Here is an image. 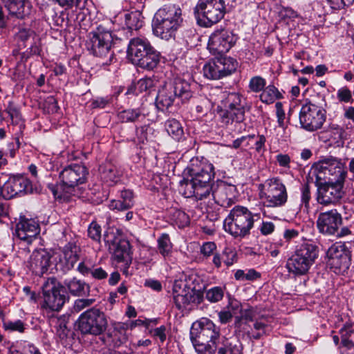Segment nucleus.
I'll return each instance as SVG.
<instances>
[{
    "label": "nucleus",
    "instance_id": "f257e3e1",
    "mask_svg": "<svg viewBox=\"0 0 354 354\" xmlns=\"http://www.w3.org/2000/svg\"><path fill=\"white\" fill-rule=\"evenodd\" d=\"M183 22L182 10L175 4L165 5L158 10L152 21L154 35L169 40L174 37Z\"/></svg>",
    "mask_w": 354,
    "mask_h": 354
},
{
    "label": "nucleus",
    "instance_id": "f03ea898",
    "mask_svg": "<svg viewBox=\"0 0 354 354\" xmlns=\"http://www.w3.org/2000/svg\"><path fill=\"white\" fill-rule=\"evenodd\" d=\"M259 214H254L247 207H234L223 222L225 231L237 239H242L250 234L255 221L259 219Z\"/></svg>",
    "mask_w": 354,
    "mask_h": 354
},
{
    "label": "nucleus",
    "instance_id": "7ed1b4c3",
    "mask_svg": "<svg viewBox=\"0 0 354 354\" xmlns=\"http://www.w3.org/2000/svg\"><path fill=\"white\" fill-rule=\"evenodd\" d=\"M196 276H190L185 279H176L172 288L173 302L178 310H183L191 304L198 305L204 299V293L201 288L194 283L198 281Z\"/></svg>",
    "mask_w": 354,
    "mask_h": 354
},
{
    "label": "nucleus",
    "instance_id": "20e7f679",
    "mask_svg": "<svg viewBox=\"0 0 354 354\" xmlns=\"http://www.w3.org/2000/svg\"><path fill=\"white\" fill-rule=\"evenodd\" d=\"M212 91L219 92L223 107L218 106L217 113L221 123L225 125L241 124L245 120V107L242 104V96L236 92H223L221 88H215Z\"/></svg>",
    "mask_w": 354,
    "mask_h": 354
},
{
    "label": "nucleus",
    "instance_id": "39448f33",
    "mask_svg": "<svg viewBox=\"0 0 354 354\" xmlns=\"http://www.w3.org/2000/svg\"><path fill=\"white\" fill-rule=\"evenodd\" d=\"M193 95L192 85L181 78H176L172 82L166 84L158 92L155 102L156 108L161 111L171 106L176 98L183 102L188 101Z\"/></svg>",
    "mask_w": 354,
    "mask_h": 354
},
{
    "label": "nucleus",
    "instance_id": "423d86ee",
    "mask_svg": "<svg viewBox=\"0 0 354 354\" xmlns=\"http://www.w3.org/2000/svg\"><path fill=\"white\" fill-rule=\"evenodd\" d=\"M319 255L318 247L313 243H304L297 248L288 259L286 268L288 272L295 276H303L308 273Z\"/></svg>",
    "mask_w": 354,
    "mask_h": 354
},
{
    "label": "nucleus",
    "instance_id": "0eeeda50",
    "mask_svg": "<svg viewBox=\"0 0 354 354\" xmlns=\"http://www.w3.org/2000/svg\"><path fill=\"white\" fill-rule=\"evenodd\" d=\"M194 13L198 26L210 28L218 23L226 13L224 0H198Z\"/></svg>",
    "mask_w": 354,
    "mask_h": 354
},
{
    "label": "nucleus",
    "instance_id": "6e6552de",
    "mask_svg": "<svg viewBox=\"0 0 354 354\" xmlns=\"http://www.w3.org/2000/svg\"><path fill=\"white\" fill-rule=\"evenodd\" d=\"M77 326L80 333L84 335L98 336L106 331L108 320L104 312L93 307L80 315Z\"/></svg>",
    "mask_w": 354,
    "mask_h": 354
},
{
    "label": "nucleus",
    "instance_id": "1a4fd4ad",
    "mask_svg": "<svg viewBox=\"0 0 354 354\" xmlns=\"http://www.w3.org/2000/svg\"><path fill=\"white\" fill-rule=\"evenodd\" d=\"M301 128L308 132L321 129L326 120V111L322 104L306 100L299 114Z\"/></svg>",
    "mask_w": 354,
    "mask_h": 354
},
{
    "label": "nucleus",
    "instance_id": "9d476101",
    "mask_svg": "<svg viewBox=\"0 0 354 354\" xmlns=\"http://www.w3.org/2000/svg\"><path fill=\"white\" fill-rule=\"evenodd\" d=\"M112 32L102 26L91 32L86 46L88 50L95 57L107 58L111 62L113 55L111 50L113 44Z\"/></svg>",
    "mask_w": 354,
    "mask_h": 354
},
{
    "label": "nucleus",
    "instance_id": "9b49d317",
    "mask_svg": "<svg viewBox=\"0 0 354 354\" xmlns=\"http://www.w3.org/2000/svg\"><path fill=\"white\" fill-rule=\"evenodd\" d=\"M43 304L41 308L46 311H59L66 302L63 286L55 277L48 278L42 285Z\"/></svg>",
    "mask_w": 354,
    "mask_h": 354
},
{
    "label": "nucleus",
    "instance_id": "f8f14e48",
    "mask_svg": "<svg viewBox=\"0 0 354 354\" xmlns=\"http://www.w3.org/2000/svg\"><path fill=\"white\" fill-rule=\"evenodd\" d=\"M344 178H316L317 201L328 205L338 201L344 195Z\"/></svg>",
    "mask_w": 354,
    "mask_h": 354
},
{
    "label": "nucleus",
    "instance_id": "ddd939ff",
    "mask_svg": "<svg viewBox=\"0 0 354 354\" xmlns=\"http://www.w3.org/2000/svg\"><path fill=\"white\" fill-rule=\"evenodd\" d=\"M259 189L261 198L268 207H279L287 201L286 189L278 178H268L259 185Z\"/></svg>",
    "mask_w": 354,
    "mask_h": 354
},
{
    "label": "nucleus",
    "instance_id": "4468645a",
    "mask_svg": "<svg viewBox=\"0 0 354 354\" xmlns=\"http://www.w3.org/2000/svg\"><path fill=\"white\" fill-rule=\"evenodd\" d=\"M346 163L341 158L328 156L313 164L308 177H320L321 175L346 177Z\"/></svg>",
    "mask_w": 354,
    "mask_h": 354
},
{
    "label": "nucleus",
    "instance_id": "2eb2a0df",
    "mask_svg": "<svg viewBox=\"0 0 354 354\" xmlns=\"http://www.w3.org/2000/svg\"><path fill=\"white\" fill-rule=\"evenodd\" d=\"M237 66L236 60L230 57L213 59L203 66V75L209 80H220L235 72Z\"/></svg>",
    "mask_w": 354,
    "mask_h": 354
},
{
    "label": "nucleus",
    "instance_id": "dca6fc26",
    "mask_svg": "<svg viewBox=\"0 0 354 354\" xmlns=\"http://www.w3.org/2000/svg\"><path fill=\"white\" fill-rule=\"evenodd\" d=\"M40 191L41 186L36 183L33 184L30 178H8L3 185L0 187V196L10 199L16 196L39 193Z\"/></svg>",
    "mask_w": 354,
    "mask_h": 354
},
{
    "label": "nucleus",
    "instance_id": "f3484780",
    "mask_svg": "<svg viewBox=\"0 0 354 354\" xmlns=\"http://www.w3.org/2000/svg\"><path fill=\"white\" fill-rule=\"evenodd\" d=\"M236 35L225 28H216L209 36L207 47L214 54L227 53L236 44Z\"/></svg>",
    "mask_w": 354,
    "mask_h": 354
},
{
    "label": "nucleus",
    "instance_id": "a211bd4d",
    "mask_svg": "<svg viewBox=\"0 0 354 354\" xmlns=\"http://www.w3.org/2000/svg\"><path fill=\"white\" fill-rule=\"evenodd\" d=\"M221 330L211 319L202 317L194 322L190 329V338L216 344L220 338Z\"/></svg>",
    "mask_w": 354,
    "mask_h": 354
},
{
    "label": "nucleus",
    "instance_id": "6ab92c4d",
    "mask_svg": "<svg viewBox=\"0 0 354 354\" xmlns=\"http://www.w3.org/2000/svg\"><path fill=\"white\" fill-rule=\"evenodd\" d=\"M80 248L75 243H68L62 250L52 254L53 265L56 270L68 271L79 259Z\"/></svg>",
    "mask_w": 354,
    "mask_h": 354
},
{
    "label": "nucleus",
    "instance_id": "aec40b11",
    "mask_svg": "<svg viewBox=\"0 0 354 354\" xmlns=\"http://www.w3.org/2000/svg\"><path fill=\"white\" fill-rule=\"evenodd\" d=\"M105 242L109 250L118 262L128 263L130 260V243L129 241L115 236L114 233L105 235Z\"/></svg>",
    "mask_w": 354,
    "mask_h": 354
},
{
    "label": "nucleus",
    "instance_id": "412c9836",
    "mask_svg": "<svg viewBox=\"0 0 354 354\" xmlns=\"http://www.w3.org/2000/svg\"><path fill=\"white\" fill-rule=\"evenodd\" d=\"M39 232L40 227L37 221L21 216L16 224L13 236L27 244H30Z\"/></svg>",
    "mask_w": 354,
    "mask_h": 354
},
{
    "label": "nucleus",
    "instance_id": "4be33fe9",
    "mask_svg": "<svg viewBox=\"0 0 354 354\" xmlns=\"http://www.w3.org/2000/svg\"><path fill=\"white\" fill-rule=\"evenodd\" d=\"M342 218L337 209L321 212L317 220V227L319 232L334 235L342 225Z\"/></svg>",
    "mask_w": 354,
    "mask_h": 354
},
{
    "label": "nucleus",
    "instance_id": "5701e85b",
    "mask_svg": "<svg viewBox=\"0 0 354 354\" xmlns=\"http://www.w3.org/2000/svg\"><path fill=\"white\" fill-rule=\"evenodd\" d=\"M328 263L338 269L347 268L350 264V252L342 242L333 244L327 250Z\"/></svg>",
    "mask_w": 354,
    "mask_h": 354
},
{
    "label": "nucleus",
    "instance_id": "b1692460",
    "mask_svg": "<svg viewBox=\"0 0 354 354\" xmlns=\"http://www.w3.org/2000/svg\"><path fill=\"white\" fill-rule=\"evenodd\" d=\"M28 265L32 272L41 276L53 266L52 254L44 249L35 250L30 257Z\"/></svg>",
    "mask_w": 354,
    "mask_h": 354
},
{
    "label": "nucleus",
    "instance_id": "393cba45",
    "mask_svg": "<svg viewBox=\"0 0 354 354\" xmlns=\"http://www.w3.org/2000/svg\"><path fill=\"white\" fill-rule=\"evenodd\" d=\"M214 177V167L206 160H192L184 169L183 177Z\"/></svg>",
    "mask_w": 354,
    "mask_h": 354
},
{
    "label": "nucleus",
    "instance_id": "a878e982",
    "mask_svg": "<svg viewBox=\"0 0 354 354\" xmlns=\"http://www.w3.org/2000/svg\"><path fill=\"white\" fill-rule=\"evenodd\" d=\"M151 46L149 40L145 37L133 38L129 42L127 50V57L135 65L139 58Z\"/></svg>",
    "mask_w": 354,
    "mask_h": 354
},
{
    "label": "nucleus",
    "instance_id": "bb28decb",
    "mask_svg": "<svg viewBox=\"0 0 354 354\" xmlns=\"http://www.w3.org/2000/svg\"><path fill=\"white\" fill-rule=\"evenodd\" d=\"M9 14L18 19H25L31 12L32 6L25 0H1Z\"/></svg>",
    "mask_w": 354,
    "mask_h": 354
},
{
    "label": "nucleus",
    "instance_id": "cd10ccee",
    "mask_svg": "<svg viewBox=\"0 0 354 354\" xmlns=\"http://www.w3.org/2000/svg\"><path fill=\"white\" fill-rule=\"evenodd\" d=\"M49 324L52 332L55 334L61 344H64L71 333V330L68 327V317L66 315L52 317L49 319Z\"/></svg>",
    "mask_w": 354,
    "mask_h": 354
},
{
    "label": "nucleus",
    "instance_id": "c85d7f7f",
    "mask_svg": "<svg viewBox=\"0 0 354 354\" xmlns=\"http://www.w3.org/2000/svg\"><path fill=\"white\" fill-rule=\"evenodd\" d=\"M84 179L85 178H78L75 181L71 182L70 183L62 180L60 183L55 185H49L48 187L55 198L66 200L69 196L75 194L76 186L78 183H84Z\"/></svg>",
    "mask_w": 354,
    "mask_h": 354
},
{
    "label": "nucleus",
    "instance_id": "c756f323",
    "mask_svg": "<svg viewBox=\"0 0 354 354\" xmlns=\"http://www.w3.org/2000/svg\"><path fill=\"white\" fill-rule=\"evenodd\" d=\"M148 114L145 107L130 108L122 110L118 113V120L123 123H137L143 122Z\"/></svg>",
    "mask_w": 354,
    "mask_h": 354
},
{
    "label": "nucleus",
    "instance_id": "7c9ffc66",
    "mask_svg": "<svg viewBox=\"0 0 354 354\" xmlns=\"http://www.w3.org/2000/svg\"><path fill=\"white\" fill-rule=\"evenodd\" d=\"M252 323V326L249 325L250 329L248 331L250 339L257 340L268 335L269 319L267 317H258Z\"/></svg>",
    "mask_w": 354,
    "mask_h": 354
},
{
    "label": "nucleus",
    "instance_id": "2f4dec72",
    "mask_svg": "<svg viewBox=\"0 0 354 354\" xmlns=\"http://www.w3.org/2000/svg\"><path fill=\"white\" fill-rule=\"evenodd\" d=\"M214 179V178H207V180H201L198 178V180H197L196 187L197 200H202L207 198L210 193L214 194L218 187L223 183V182L219 179L215 183Z\"/></svg>",
    "mask_w": 354,
    "mask_h": 354
},
{
    "label": "nucleus",
    "instance_id": "473e14b6",
    "mask_svg": "<svg viewBox=\"0 0 354 354\" xmlns=\"http://www.w3.org/2000/svg\"><path fill=\"white\" fill-rule=\"evenodd\" d=\"M64 284L68 289V292L75 297L86 296L90 292V286L84 281L76 277L65 279Z\"/></svg>",
    "mask_w": 354,
    "mask_h": 354
},
{
    "label": "nucleus",
    "instance_id": "72a5a7b5",
    "mask_svg": "<svg viewBox=\"0 0 354 354\" xmlns=\"http://www.w3.org/2000/svg\"><path fill=\"white\" fill-rule=\"evenodd\" d=\"M160 60V53L151 46L146 53L139 58L135 65L151 71L157 67Z\"/></svg>",
    "mask_w": 354,
    "mask_h": 354
},
{
    "label": "nucleus",
    "instance_id": "f704fd0d",
    "mask_svg": "<svg viewBox=\"0 0 354 354\" xmlns=\"http://www.w3.org/2000/svg\"><path fill=\"white\" fill-rule=\"evenodd\" d=\"M155 86L154 80L150 77H145L136 82L132 83L128 88L126 93L128 94L139 95L140 93L150 91Z\"/></svg>",
    "mask_w": 354,
    "mask_h": 354
},
{
    "label": "nucleus",
    "instance_id": "c9c22d12",
    "mask_svg": "<svg viewBox=\"0 0 354 354\" xmlns=\"http://www.w3.org/2000/svg\"><path fill=\"white\" fill-rule=\"evenodd\" d=\"M259 97L263 103L270 104L277 100L282 99L283 95L273 84H270L264 88Z\"/></svg>",
    "mask_w": 354,
    "mask_h": 354
},
{
    "label": "nucleus",
    "instance_id": "e433bc0d",
    "mask_svg": "<svg viewBox=\"0 0 354 354\" xmlns=\"http://www.w3.org/2000/svg\"><path fill=\"white\" fill-rule=\"evenodd\" d=\"M167 133L175 140L179 141L184 136L183 128L180 122L176 119H169L165 123Z\"/></svg>",
    "mask_w": 354,
    "mask_h": 354
},
{
    "label": "nucleus",
    "instance_id": "4c0bfd02",
    "mask_svg": "<svg viewBox=\"0 0 354 354\" xmlns=\"http://www.w3.org/2000/svg\"><path fill=\"white\" fill-rule=\"evenodd\" d=\"M192 343L198 354H215L218 345L206 342V341L190 338Z\"/></svg>",
    "mask_w": 354,
    "mask_h": 354
},
{
    "label": "nucleus",
    "instance_id": "58836bf2",
    "mask_svg": "<svg viewBox=\"0 0 354 354\" xmlns=\"http://www.w3.org/2000/svg\"><path fill=\"white\" fill-rule=\"evenodd\" d=\"M242 345L238 341L230 342L225 339L217 347V354H242Z\"/></svg>",
    "mask_w": 354,
    "mask_h": 354
},
{
    "label": "nucleus",
    "instance_id": "ea45409f",
    "mask_svg": "<svg viewBox=\"0 0 354 354\" xmlns=\"http://www.w3.org/2000/svg\"><path fill=\"white\" fill-rule=\"evenodd\" d=\"M142 17L139 12H131L125 14L124 23L127 28L129 30H138L142 26Z\"/></svg>",
    "mask_w": 354,
    "mask_h": 354
},
{
    "label": "nucleus",
    "instance_id": "a19ab883",
    "mask_svg": "<svg viewBox=\"0 0 354 354\" xmlns=\"http://www.w3.org/2000/svg\"><path fill=\"white\" fill-rule=\"evenodd\" d=\"M198 178H183L180 181V187L186 198L194 196L196 198V182Z\"/></svg>",
    "mask_w": 354,
    "mask_h": 354
},
{
    "label": "nucleus",
    "instance_id": "79ce46f5",
    "mask_svg": "<svg viewBox=\"0 0 354 354\" xmlns=\"http://www.w3.org/2000/svg\"><path fill=\"white\" fill-rule=\"evenodd\" d=\"M158 249L160 254L164 257H169L172 252V243L167 234H162L158 238Z\"/></svg>",
    "mask_w": 354,
    "mask_h": 354
},
{
    "label": "nucleus",
    "instance_id": "37998d69",
    "mask_svg": "<svg viewBox=\"0 0 354 354\" xmlns=\"http://www.w3.org/2000/svg\"><path fill=\"white\" fill-rule=\"evenodd\" d=\"M171 220L173 223L179 228L188 226L190 223L189 216L183 211L175 209L171 214Z\"/></svg>",
    "mask_w": 354,
    "mask_h": 354
},
{
    "label": "nucleus",
    "instance_id": "c03bdc74",
    "mask_svg": "<svg viewBox=\"0 0 354 354\" xmlns=\"http://www.w3.org/2000/svg\"><path fill=\"white\" fill-rule=\"evenodd\" d=\"M224 293V288L221 286H214L205 291V297L210 303H218L223 299Z\"/></svg>",
    "mask_w": 354,
    "mask_h": 354
},
{
    "label": "nucleus",
    "instance_id": "a18cd8bd",
    "mask_svg": "<svg viewBox=\"0 0 354 354\" xmlns=\"http://www.w3.org/2000/svg\"><path fill=\"white\" fill-rule=\"evenodd\" d=\"M16 37L18 41L21 42V44H19V46L26 47L28 43L29 44L34 39H36L37 35L35 31L31 29L23 28L19 30Z\"/></svg>",
    "mask_w": 354,
    "mask_h": 354
},
{
    "label": "nucleus",
    "instance_id": "49530a36",
    "mask_svg": "<svg viewBox=\"0 0 354 354\" xmlns=\"http://www.w3.org/2000/svg\"><path fill=\"white\" fill-rule=\"evenodd\" d=\"M64 174L70 176L71 177H86V176L88 174V170L86 167L84 165L74 164L68 166L62 171L61 175Z\"/></svg>",
    "mask_w": 354,
    "mask_h": 354
},
{
    "label": "nucleus",
    "instance_id": "de8ad7c7",
    "mask_svg": "<svg viewBox=\"0 0 354 354\" xmlns=\"http://www.w3.org/2000/svg\"><path fill=\"white\" fill-rule=\"evenodd\" d=\"M261 277V274L254 269H249L246 272L243 270H238L234 274L236 280L245 281H254Z\"/></svg>",
    "mask_w": 354,
    "mask_h": 354
},
{
    "label": "nucleus",
    "instance_id": "09e8293b",
    "mask_svg": "<svg viewBox=\"0 0 354 354\" xmlns=\"http://www.w3.org/2000/svg\"><path fill=\"white\" fill-rule=\"evenodd\" d=\"M3 328L6 331L18 332L22 333L25 331L26 324L20 319L17 320H3Z\"/></svg>",
    "mask_w": 354,
    "mask_h": 354
},
{
    "label": "nucleus",
    "instance_id": "8fccbe9b",
    "mask_svg": "<svg viewBox=\"0 0 354 354\" xmlns=\"http://www.w3.org/2000/svg\"><path fill=\"white\" fill-rule=\"evenodd\" d=\"M129 328L130 326L127 322H118L113 324V335L118 337L120 343L127 340V330Z\"/></svg>",
    "mask_w": 354,
    "mask_h": 354
},
{
    "label": "nucleus",
    "instance_id": "3c124183",
    "mask_svg": "<svg viewBox=\"0 0 354 354\" xmlns=\"http://www.w3.org/2000/svg\"><path fill=\"white\" fill-rule=\"evenodd\" d=\"M266 86V80L261 76H254L249 82L248 88L250 91L254 93L262 92Z\"/></svg>",
    "mask_w": 354,
    "mask_h": 354
},
{
    "label": "nucleus",
    "instance_id": "603ef678",
    "mask_svg": "<svg viewBox=\"0 0 354 354\" xmlns=\"http://www.w3.org/2000/svg\"><path fill=\"white\" fill-rule=\"evenodd\" d=\"M337 98L341 103H353L354 101L351 91L346 86L341 87L337 90Z\"/></svg>",
    "mask_w": 354,
    "mask_h": 354
},
{
    "label": "nucleus",
    "instance_id": "864d4df0",
    "mask_svg": "<svg viewBox=\"0 0 354 354\" xmlns=\"http://www.w3.org/2000/svg\"><path fill=\"white\" fill-rule=\"evenodd\" d=\"M240 314V316L236 317V321H244L245 324L253 322L258 317L256 311L252 308L242 310Z\"/></svg>",
    "mask_w": 354,
    "mask_h": 354
},
{
    "label": "nucleus",
    "instance_id": "5fc2aeb1",
    "mask_svg": "<svg viewBox=\"0 0 354 354\" xmlns=\"http://www.w3.org/2000/svg\"><path fill=\"white\" fill-rule=\"evenodd\" d=\"M6 113L12 120L13 124H18L21 120V113L17 107L12 104H9L6 109Z\"/></svg>",
    "mask_w": 354,
    "mask_h": 354
},
{
    "label": "nucleus",
    "instance_id": "6e6d98bb",
    "mask_svg": "<svg viewBox=\"0 0 354 354\" xmlns=\"http://www.w3.org/2000/svg\"><path fill=\"white\" fill-rule=\"evenodd\" d=\"M29 44H30V46L24 53V54L27 55V57L32 55H39L41 48L39 37L37 36L36 39H34Z\"/></svg>",
    "mask_w": 354,
    "mask_h": 354
},
{
    "label": "nucleus",
    "instance_id": "4d7b16f0",
    "mask_svg": "<svg viewBox=\"0 0 354 354\" xmlns=\"http://www.w3.org/2000/svg\"><path fill=\"white\" fill-rule=\"evenodd\" d=\"M88 236L95 241L101 239V227L96 222H92L88 227Z\"/></svg>",
    "mask_w": 354,
    "mask_h": 354
},
{
    "label": "nucleus",
    "instance_id": "13d9d810",
    "mask_svg": "<svg viewBox=\"0 0 354 354\" xmlns=\"http://www.w3.org/2000/svg\"><path fill=\"white\" fill-rule=\"evenodd\" d=\"M223 262L228 267L232 266L236 260V252L230 249L225 248L222 252Z\"/></svg>",
    "mask_w": 354,
    "mask_h": 354
},
{
    "label": "nucleus",
    "instance_id": "bf43d9fd",
    "mask_svg": "<svg viewBox=\"0 0 354 354\" xmlns=\"http://www.w3.org/2000/svg\"><path fill=\"white\" fill-rule=\"evenodd\" d=\"M111 210L125 211L133 207L131 205L124 202L122 198L119 200H112L109 205Z\"/></svg>",
    "mask_w": 354,
    "mask_h": 354
},
{
    "label": "nucleus",
    "instance_id": "052dcab7",
    "mask_svg": "<svg viewBox=\"0 0 354 354\" xmlns=\"http://www.w3.org/2000/svg\"><path fill=\"white\" fill-rule=\"evenodd\" d=\"M94 302V299H76L73 305V310L76 313H79L84 308L91 306Z\"/></svg>",
    "mask_w": 354,
    "mask_h": 354
},
{
    "label": "nucleus",
    "instance_id": "680f3d73",
    "mask_svg": "<svg viewBox=\"0 0 354 354\" xmlns=\"http://www.w3.org/2000/svg\"><path fill=\"white\" fill-rule=\"evenodd\" d=\"M333 10H339L353 4L354 0H326Z\"/></svg>",
    "mask_w": 354,
    "mask_h": 354
},
{
    "label": "nucleus",
    "instance_id": "e2e57ef3",
    "mask_svg": "<svg viewBox=\"0 0 354 354\" xmlns=\"http://www.w3.org/2000/svg\"><path fill=\"white\" fill-rule=\"evenodd\" d=\"M226 309L227 310H230V312L232 313V315L234 316L241 312L242 306L240 301L234 298L230 297L228 304L226 306Z\"/></svg>",
    "mask_w": 354,
    "mask_h": 354
},
{
    "label": "nucleus",
    "instance_id": "0e129e2a",
    "mask_svg": "<svg viewBox=\"0 0 354 354\" xmlns=\"http://www.w3.org/2000/svg\"><path fill=\"white\" fill-rule=\"evenodd\" d=\"M216 250V245L214 242H205L201 247V252L205 257L214 254Z\"/></svg>",
    "mask_w": 354,
    "mask_h": 354
},
{
    "label": "nucleus",
    "instance_id": "69168bd1",
    "mask_svg": "<svg viewBox=\"0 0 354 354\" xmlns=\"http://www.w3.org/2000/svg\"><path fill=\"white\" fill-rule=\"evenodd\" d=\"M276 108V115L277 118V122L279 127L283 128L285 126L284 120L286 117L285 111L283 109V104L281 102H278L275 104Z\"/></svg>",
    "mask_w": 354,
    "mask_h": 354
},
{
    "label": "nucleus",
    "instance_id": "338daca9",
    "mask_svg": "<svg viewBox=\"0 0 354 354\" xmlns=\"http://www.w3.org/2000/svg\"><path fill=\"white\" fill-rule=\"evenodd\" d=\"M301 203L305 205L307 208L309 206V201L310 200V187L308 183L304 184L301 189Z\"/></svg>",
    "mask_w": 354,
    "mask_h": 354
},
{
    "label": "nucleus",
    "instance_id": "774afa93",
    "mask_svg": "<svg viewBox=\"0 0 354 354\" xmlns=\"http://www.w3.org/2000/svg\"><path fill=\"white\" fill-rule=\"evenodd\" d=\"M149 127L147 125H142L136 127V136L139 142L144 143L147 140V130Z\"/></svg>",
    "mask_w": 354,
    "mask_h": 354
}]
</instances>
